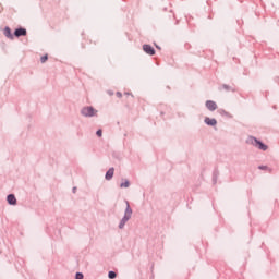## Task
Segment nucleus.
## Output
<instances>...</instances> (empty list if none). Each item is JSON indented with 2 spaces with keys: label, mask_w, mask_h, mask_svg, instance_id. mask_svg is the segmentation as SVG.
<instances>
[{
  "label": "nucleus",
  "mask_w": 279,
  "mask_h": 279,
  "mask_svg": "<svg viewBox=\"0 0 279 279\" xmlns=\"http://www.w3.org/2000/svg\"><path fill=\"white\" fill-rule=\"evenodd\" d=\"M126 208L124 211V216L120 220L119 228L120 230H123L125 228V223L129 222L130 219H132V207H130V202L125 201Z\"/></svg>",
  "instance_id": "obj_1"
},
{
  "label": "nucleus",
  "mask_w": 279,
  "mask_h": 279,
  "mask_svg": "<svg viewBox=\"0 0 279 279\" xmlns=\"http://www.w3.org/2000/svg\"><path fill=\"white\" fill-rule=\"evenodd\" d=\"M246 143H250L251 145H253L254 147H257V149H260L262 151H267L268 147L267 145H265L263 142L256 140V137H248Z\"/></svg>",
  "instance_id": "obj_2"
},
{
  "label": "nucleus",
  "mask_w": 279,
  "mask_h": 279,
  "mask_svg": "<svg viewBox=\"0 0 279 279\" xmlns=\"http://www.w3.org/2000/svg\"><path fill=\"white\" fill-rule=\"evenodd\" d=\"M81 114L83 117H96L97 116V110L93 107H84L81 110Z\"/></svg>",
  "instance_id": "obj_3"
},
{
  "label": "nucleus",
  "mask_w": 279,
  "mask_h": 279,
  "mask_svg": "<svg viewBox=\"0 0 279 279\" xmlns=\"http://www.w3.org/2000/svg\"><path fill=\"white\" fill-rule=\"evenodd\" d=\"M143 51H145V53H147L148 56H156V50L150 45L145 44L143 46Z\"/></svg>",
  "instance_id": "obj_4"
},
{
  "label": "nucleus",
  "mask_w": 279,
  "mask_h": 279,
  "mask_svg": "<svg viewBox=\"0 0 279 279\" xmlns=\"http://www.w3.org/2000/svg\"><path fill=\"white\" fill-rule=\"evenodd\" d=\"M205 106L207 109L210 110V112H215V110L217 109V102H215L213 100H207Z\"/></svg>",
  "instance_id": "obj_5"
},
{
  "label": "nucleus",
  "mask_w": 279,
  "mask_h": 279,
  "mask_svg": "<svg viewBox=\"0 0 279 279\" xmlns=\"http://www.w3.org/2000/svg\"><path fill=\"white\" fill-rule=\"evenodd\" d=\"M14 36H16V38H20V36H27V29L25 28L15 29Z\"/></svg>",
  "instance_id": "obj_6"
},
{
  "label": "nucleus",
  "mask_w": 279,
  "mask_h": 279,
  "mask_svg": "<svg viewBox=\"0 0 279 279\" xmlns=\"http://www.w3.org/2000/svg\"><path fill=\"white\" fill-rule=\"evenodd\" d=\"M7 201L11 206H16V196H14V194H9Z\"/></svg>",
  "instance_id": "obj_7"
},
{
  "label": "nucleus",
  "mask_w": 279,
  "mask_h": 279,
  "mask_svg": "<svg viewBox=\"0 0 279 279\" xmlns=\"http://www.w3.org/2000/svg\"><path fill=\"white\" fill-rule=\"evenodd\" d=\"M205 123H206V125L215 126V125H217V120L215 118H213V119L205 118Z\"/></svg>",
  "instance_id": "obj_8"
},
{
  "label": "nucleus",
  "mask_w": 279,
  "mask_h": 279,
  "mask_svg": "<svg viewBox=\"0 0 279 279\" xmlns=\"http://www.w3.org/2000/svg\"><path fill=\"white\" fill-rule=\"evenodd\" d=\"M114 177V168H110L107 172H106V180H110L111 178Z\"/></svg>",
  "instance_id": "obj_9"
},
{
  "label": "nucleus",
  "mask_w": 279,
  "mask_h": 279,
  "mask_svg": "<svg viewBox=\"0 0 279 279\" xmlns=\"http://www.w3.org/2000/svg\"><path fill=\"white\" fill-rule=\"evenodd\" d=\"M4 36H5L7 38H11V39L14 38V36L12 35V31L10 29V27H5V28H4Z\"/></svg>",
  "instance_id": "obj_10"
},
{
  "label": "nucleus",
  "mask_w": 279,
  "mask_h": 279,
  "mask_svg": "<svg viewBox=\"0 0 279 279\" xmlns=\"http://www.w3.org/2000/svg\"><path fill=\"white\" fill-rule=\"evenodd\" d=\"M120 187H121V189H129V187H130V181L125 180L124 182H122V183L120 184Z\"/></svg>",
  "instance_id": "obj_11"
},
{
  "label": "nucleus",
  "mask_w": 279,
  "mask_h": 279,
  "mask_svg": "<svg viewBox=\"0 0 279 279\" xmlns=\"http://www.w3.org/2000/svg\"><path fill=\"white\" fill-rule=\"evenodd\" d=\"M108 277H109L110 279H114V278H117V272H114V271H109Z\"/></svg>",
  "instance_id": "obj_12"
},
{
  "label": "nucleus",
  "mask_w": 279,
  "mask_h": 279,
  "mask_svg": "<svg viewBox=\"0 0 279 279\" xmlns=\"http://www.w3.org/2000/svg\"><path fill=\"white\" fill-rule=\"evenodd\" d=\"M48 59H49V57L46 54V56H44V57L40 58V62H41L43 64H45V62H47Z\"/></svg>",
  "instance_id": "obj_13"
},
{
  "label": "nucleus",
  "mask_w": 279,
  "mask_h": 279,
  "mask_svg": "<svg viewBox=\"0 0 279 279\" xmlns=\"http://www.w3.org/2000/svg\"><path fill=\"white\" fill-rule=\"evenodd\" d=\"M75 279H84V275L82 272H76Z\"/></svg>",
  "instance_id": "obj_14"
},
{
  "label": "nucleus",
  "mask_w": 279,
  "mask_h": 279,
  "mask_svg": "<svg viewBox=\"0 0 279 279\" xmlns=\"http://www.w3.org/2000/svg\"><path fill=\"white\" fill-rule=\"evenodd\" d=\"M96 134H97V136L101 137L102 131H101V130H98V131L96 132Z\"/></svg>",
  "instance_id": "obj_15"
},
{
  "label": "nucleus",
  "mask_w": 279,
  "mask_h": 279,
  "mask_svg": "<svg viewBox=\"0 0 279 279\" xmlns=\"http://www.w3.org/2000/svg\"><path fill=\"white\" fill-rule=\"evenodd\" d=\"M75 191H77V187H73V193H75Z\"/></svg>",
  "instance_id": "obj_16"
},
{
  "label": "nucleus",
  "mask_w": 279,
  "mask_h": 279,
  "mask_svg": "<svg viewBox=\"0 0 279 279\" xmlns=\"http://www.w3.org/2000/svg\"><path fill=\"white\" fill-rule=\"evenodd\" d=\"M117 95H118L119 97H121V93L118 92Z\"/></svg>",
  "instance_id": "obj_17"
},
{
  "label": "nucleus",
  "mask_w": 279,
  "mask_h": 279,
  "mask_svg": "<svg viewBox=\"0 0 279 279\" xmlns=\"http://www.w3.org/2000/svg\"><path fill=\"white\" fill-rule=\"evenodd\" d=\"M223 88H228V85H223Z\"/></svg>",
  "instance_id": "obj_18"
}]
</instances>
